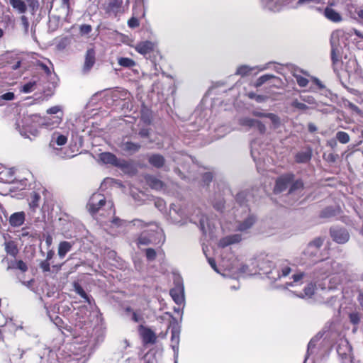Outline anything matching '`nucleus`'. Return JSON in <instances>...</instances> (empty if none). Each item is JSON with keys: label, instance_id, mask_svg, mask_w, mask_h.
I'll return each instance as SVG.
<instances>
[{"label": "nucleus", "instance_id": "obj_32", "mask_svg": "<svg viewBox=\"0 0 363 363\" xmlns=\"http://www.w3.org/2000/svg\"><path fill=\"white\" fill-rule=\"evenodd\" d=\"M11 5L16 9L20 13H23L26 11V5L23 0H9Z\"/></svg>", "mask_w": 363, "mask_h": 363}, {"label": "nucleus", "instance_id": "obj_58", "mask_svg": "<svg viewBox=\"0 0 363 363\" xmlns=\"http://www.w3.org/2000/svg\"><path fill=\"white\" fill-rule=\"evenodd\" d=\"M156 252L151 248H148L146 250V257L147 259L152 260L156 257Z\"/></svg>", "mask_w": 363, "mask_h": 363}, {"label": "nucleus", "instance_id": "obj_27", "mask_svg": "<svg viewBox=\"0 0 363 363\" xmlns=\"http://www.w3.org/2000/svg\"><path fill=\"white\" fill-rule=\"evenodd\" d=\"M312 151L311 150H307L306 151H301L296 155V161L298 163H306L311 159Z\"/></svg>", "mask_w": 363, "mask_h": 363}, {"label": "nucleus", "instance_id": "obj_23", "mask_svg": "<svg viewBox=\"0 0 363 363\" xmlns=\"http://www.w3.org/2000/svg\"><path fill=\"white\" fill-rule=\"evenodd\" d=\"M344 35V31L342 30H334L330 36L331 48L340 49V39Z\"/></svg>", "mask_w": 363, "mask_h": 363}, {"label": "nucleus", "instance_id": "obj_39", "mask_svg": "<svg viewBox=\"0 0 363 363\" xmlns=\"http://www.w3.org/2000/svg\"><path fill=\"white\" fill-rule=\"evenodd\" d=\"M336 138L342 144L347 143L350 139L349 135L344 131H338L336 133Z\"/></svg>", "mask_w": 363, "mask_h": 363}, {"label": "nucleus", "instance_id": "obj_50", "mask_svg": "<svg viewBox=\"0 0 363 363\" xmlns=\"http://www.w3.org/2000/svg\"><path fill=\"white\" fill-rule=\"evenodd\" d=\"M340 58V49L339 48H331V59L333 64H335L339 61Z\"/></svg>", "mask_w": 363, "mask_h": 363}, {"label": "nucleus", "instance_id": "obj_41", "mask_svg": "<svg viewBox=\"0 0 363 363\" xmlns=\"http://www.w3.org/2000/svg\"><path fill=\"white\" fill-rule=\"evenodd\" d=\"M69 44V39L67 37L62 38L57 43V48L59 50H64Z\"/></svg>", "mask_w": 363, "mask_h": 363}, {"label": "nucleus", "instance_id": "obj_13", "mask_svg": "<svg viewBox=\"0 0 363 363\" xmlns=\"http://www.w3.org/2000/svg\"><path fill=\"white\" fill-rule=\"evenodd\" d=\"M239 124L248 128L255 127L261 133H264L266 130V127L262 122L248 117L240 118Z\"/></svg>", "mask_w": 363, "mask_h": 363}, {"label": "nucleus", "instance_id": "obj_47", "mask_svg": "<svg viewBox=\"0 0 363 363\" xmlns=\"http://www.w3.org/2000/svg\"><path fill=\"white\" fill-rule=\"evenodd\" d=\"M291 106H293L298 110H302V111H305L308 108V107L306 104L298 101L297 99H295L291 102Z\"/></svg>", "mask_w": 363, "mask_h": 363}, {"label": "nucleus", "instance_id": "obj_38", "mask_svg": "<svg viewBox=\"0 0 363 363\" xmlns=\"http://www.w3.org/2000/svg\"><path fill=\"white\" fill-rule=\"evenodd\" d=\"M303 187V184L301 180H296L295 182H291V185L290 186L289 193L294 194L296 191L302 190Z\"/></svg>", "mask_w": 363, "mask_h": 363}, {"label": "nucleus", "instance_id": "obj_1", "mask_svg": "<svg viewBox=\"0 0 363 363\" xmlns=\"http://www.w3.org/2000/svg\"><path fill=\"white\" fill-rule=\"evenodd\" d=\"M87 208L93 216L104 211L108 216H112L115 214L113 202L110 200L107 201L105 196L99 192L91 195L87 204Z\"/></svg>", "mask_w": 363, "mask_h": 363}, {"label": "nucleus", "instance_id": "obj_31", "mask_svg": "<svg viewBox=\"0 0 363 363\" xmlns=\"http://www.w3.org/2000/svg\"><path fill=\"white\" fill-rule=\"evenodd\" d=\"M121 147L123 150L130 153H133L137 152L140 149V145L130 141H127L123 143Z\"/></svg>", "mask_w": 363, "mask_h": 363}, {"label": "nucleus", "instance_id": "obj_64", "mask_svg": "<svg viewBox=\"0 0 363 363\" xmlns=\"http://www.w3.org/2000/svg\"><path fill=\"white\" fill-rule=\"evenodd\" d=\"M40 268L43 269V272H49L50 268V263L48 260H45L40 263Z\"/></svg>", "mask_w": 363, "mask_h": 363}, {"label": "nucleus", "instance_id": "obj_63", "mask_svg": "<svg viewBox=\"0 0 363 363\" xmlns=\"http://www.w3.org/2000/svg\"><path fill=\"white\" fill-rule=\"evenodd\" d=\"M150 242V239L147 238L145 235H141L138 238V245H147Z\"/></svg>", "mask_w": 363, "mask_h": 363}, {"label": "nucleus", "instance_id": "obj_51", "mask_svg": "<svg viewBox=\"0 0 363 363\" xmlns=\"http://www.w3.org/2000/svg\"><path fill=\"white\" fill-rule=\"evenodd\" d=\"M300 98L303 102L307 103L308 104H311V105H316L317 104L315 98L312 96L303 95V96H301Z\"/></svg>", "mask_w": 363, "mask_h": 363}, {"label": "nucleus", "instance_id": "obj_35", "mask_svg": "<svg viewBox=\"0 0 363 363\" xmlns=\"http://www.w3.org/2000/svg\"><path fill=\"white\" fill-rule=\"evenodd\" d=\"M337 353L340 355H347V353H350L351 349L350 347L348 345V343L347 342H342L340 345L338 346V348L337 350Z\"/></svg>", "mask_w": 363, "mask_h": 363}, {"label": "nucleus", "instance_id": "obj_43", "mask_svg": "<svg viewBox=\"0 0 363 363\" xmlns=\"http://www.w3.org/2000/svg\"><path fill=\"white\" fill-rule=\"evenodd\" d=\"M252 71V68L247 65H242L237 69L236 74L245 76L249 74Z\"/></svg>", "mask_w": 363, "mask_h": 363}, {"label": "nucleus", "instance_id": "obj_44", "mask_svg": "<svg viewBox=\"0 0 363 363\" xmlns=\"http://www.w3.org/2000/svg\"><path fill=\"white\" fill-rule=\"evenodd\" d=\"M28 8L33 14L39 8V2L38 0H27Z\"/></svg>", "mask_w": 363, "mask_h": 363}, {"label": "nucleus", "instance_id": "obj_10", "mask_svg": "<svg viewBox=\"0 0 363 363\" xmlns=\"http://www.w3.org/2000/svg\"><path fill=\"white\" fill-rule=\"evenodd\" d=\"M323 238L318 237L310 242L306 247L303 253L309 257H316L323 244Z\"/></svg>", "mask_w": 363, "mask_h": 363}, {"label": "nucleus", "instance_id": "obj_14", "mask_svg": "<svg viewBox=\"0 0 363 363\" xmlns=\"http://www.w3.org/2000/svg\"><path fill=\"white\" fill-rule=\"evenodd\" d=\"M95 63V51L94 49H88L86 55L85 60L83 66L82 71L84 73H88L92 68Z\"/></svg>", "mask_w": 363, "mask_h": 363}, {"label": "nucleus", "instance_id": "obj_18", "mask_svg": "<svg viewBox=\"0 0 363 363\" xmlns=\"http://www.w3.org/2000/svg\"><path fill=\"white\" fill-rule=\"evenodd\" d=\"M242 240L240 234H235L225 236L220 240L218 245L221 247H225L230 245L238 243Z\"/></svg>", "mask_w": 363, "mask_h": 363}, {"label": "nucleus", "instance_id": "obj_62", "mask_svg": "<svg viewBox=\"0 0 363 363\" xmlns=\"http://www.w3.org/2000/svg\"><path fill=\"white\" fill-rule=\"evenodd\" d=\"M272 1L273 0H262V4L267 8L268 9L271 11H274L275 8L272 5Z\"/></svg>", "mask_w": 363, "mask_h": 363}, {"label": "nucleus", "instance_id": "obj_56", "mask_svg": "<svg viewBox=\"0 0 363 363\" xmlns=\"http://www.w3.org/2000/svg\"><path fill=\"white\" fill-rule=\"evenodd\" d=\"M91 31V26L89 25L84 24L80 26V33L82 35H87Z\"/></svg>", "mask_w": 363, "mask_h": 363}, {"label": "nucleus", "instance_id": "obj_30", "mask_svg": "<svg viewBox=\"0 0 363 363\" xmlns=\"http://www.w3.org/2000/svg\"><path fill=\"white\" fill-rule=\"evenodd\" d=\"M72 248V244L67 241L61 242L58 247V255L60 257L63 258L66 254L70 251Z\"/></svg>", "mask_w": 363, "mask_h": 363}, {"label": "nucleus", "instance_id": "obj_46", "mask_svg": "<svg viewBox=\"0 0 363 363\" xmlns=\"http://www.w3.org/2000/svg\"><path fill=\"white\" fill-rule=\"evenodd\" d=\"M294 77L299 86L306 87L308 85V80L306 78L298 74H294Z\"/></svg>", "mask_w": 363, "mask_h": 363}, {"label": "nucleus", "instance_id": "obj_4", "mask_svg": "<svg viewBox=\"0 0 363 363\" xmlns=\"http://www.w3.org/2000/svg\"><path fill=\"white\" fill-rule=\"evenodd\" d=\"M68 135L63 134L58 131H55L51 135L49 143V147L51 149L52 153L62 159L70 158L72 156L67 155L61 147L67 143Z\"/></svg>", "mask_w": 363, "mask_h": 363}, {"label": "nucleus", "instance_id": "obj_42", "mask_svg": "<svg viewBox=\"0 0 363 363\" xmlns=\"http://www.w3.org/2000/svg\"><path fill=\"white\" fill-rule=\"evenodd\" d=\"M58 24H59L58 18H57L56 16H52L51 18H50L48 26H49V29L50 30H52V31L55 30L57 29V28L58 27Z\"/></svg>", "mask_w": 363, "mask_h": 363}, {"label": "nucleus", "instance_id": "obj_5", "mask_svg": "<svg viewBox=\"0 0 363 363\" xmlns=\"http://www.w3.org/2000/svg\"><path fill=\"white\" fill-rule=\"evenodd\" d=\"M169 275L172 277L174 285L170 290L169 294L173 301L180 306L184 303V288L182 278L174 271H172Z\"/></svg>", "mask_w": 363, "mask_h": 363}, {"label": "nucleus", "instance_id": "obj_9", "mask_svg": "<svg viewBox=\"0 0 363 363\" xmlns=\"http://www.w3.org/2000/svg\"><path fill=\"white\" fill-rule=\"evenodd\" d=\"M62 118L63 113H60V115L50 116L43 118L40 116V127L50 130L53 129L62 123Z\"/></svg>", "mask_w": 363, "mask_h": 363}, {"label": "nucleus", "instance_id": "obj_24", "mask_svg": "<svg viewBox=\"0 0 363 363\" xmlns=\"http://www.w3.org/2000/svg\"><path fill=\"white\" fill-rule=\"evenodd\" d=\"M291 271V269L290 267L288 266V264H282L279 266V268L277 269V277H275L272 275V271L269 272V276L272 279H280L282 277L288 276L290 274Z\"/></svg>", "mask_w": 363, "mask_h": 363}, {"label": "nucleus", "instance_id": "obj_17", "mask_svg": "<svg viewBox=\"0 0 363 363\" xmlns=\"http://www.w3.org/2000/svg\"><path fill=\"white\" fill-rule=\"evenodd\" d=\"M99 160L106 164H111L113 166H119L120 162L115 155L111 152H102L99 156Z\"/></svg>", "mask_w": 363, "mask_h": 363}, {"label": "nucleus", "instance_id": "obj_26", "mask_svg": "<svg viewBox=\"0 0 363 363\" xmlns=\"http://www.w3.org/2000/svg\"><path fill=\"white\" fill-rule=\"evenodd\" d=\"M324 16L325 18L333 22H340L342 20L340 14L334 9L329 7H326L325 9Z\"/></svg>", "mask_w": 363, "mask_h": 363}, {"label": "nucleus", "instance_id": "obj_29", "mask_svg": "<svg viewBox=\"0 0 363 363\" xmlns=\"http://www.w3.org/2000/svg\"><path fill=\"white\" fill-rule=\"evenodd\" d=\"M252 115L255 116H257V117H266V118H268L271 120V121L274 124V125H277L280 123V121H279V118L274 114V113H262L261 111H254L252 112Z\"/></svg>", "mask_w": 363, "mask_h": 363}, {"label": "nucleus", "instance_id": "obj_33", "mask_svg": "<svg viewBox=\"0 0 363 363\" xmlns=\"http://www.w3.org/2000/svg\"><path fill=\"white\" fill-rule=\"evenodd\" d=\"M305 277H306V274L303 272H299V273L294 274L293 275V281L290 282V283H286V287L294 286H297V285L301 284L303 283L302 279H304Z\"/></svg>", "mask_w": 363, "mask_h": 363}, {"label": "nucleus", "instance_id": "obj_19", "mask_svg": "<svg viewBox=\"0 0 363 363\" xmlns=\"http://www.w3.org/2000/svg\"><path fill=\"white\" fill-rule=\"evenodd\" d=\"M155 44L150 41H143L138 43L135 50L142 55L150 54L154 50Z\"/></svg>", "mask_w": 363, "mask_h": 363}, {"label": "nucleus", "instance_id": "obj_28", "mask_svg": "<svg viewBox=\"0 0 363 363\" xmlns=\"http://www.w3.org/2000/svg\"><path fill=\"white\" fill-rule=\"evenodd\" d=\"M315 288V285L314 284L309 283L304 288L303 292H301L299 294H296V296L299 298H311L314 294Z\"/></svg>", "mask_w": 363, "mask_h": 363}, {"label": "nucleus", "instance_id": "obj_54", "mask_svg": "<svg viewBox=\"0 0 363 363\" xmlns=\"http://www.w3.org/2000/svg\"><path fill=\"white\" fill-rule=\"evenodd\" d=\"M324 2L323 0H298L297 1L298 5H303V4H323Z\"/></svg>", "mask_w": 363, "mask_h": 363}, {"label": "nucleus", "instance_id": "obj_3", "mask_svg": "<svg viewBox=\"0 0 363 363\" xmlns=\"http://www.w3.org/2000/svg\"><path fill=\"white\" fill-rule=\"evenodd\" d=\"M160 320H167V329L171 331V347L174 350V354H178L179 335L181 332V325L179 323L172 317L169 313H165L160 315Z\"/></svg>", "mask_w": 363, "mask_h": 363}, {"label": "nucleus", "instance_id": "obj_52", "mask_svg": "<svg viewBox=\"0 0 363 363\" xmlns=\"http://www.w3.org/2000/svg\"><path fill=\"white\" fill-rule=\"evenodd\" d=\"M60 113H63L60 106H52L47 110V113L49 115H60Z\"/></svg>", "mask_w": 363, "mask_h": 363}, {"label": "nucleus", "instance_id": "obj_55", "mask_svg": "<svg viewBox=\"0 0 363 363\" xmlns=\"http://www.w3.org/2000/svg\"><path fill=\"white\" fill-rule=\"evenodd\" d=\"M16 269L25 272L28 270L27 264L22 260L16 261Z\"/></svg>", "mask_w": 363, "mask_h": 363}, {"label": "nucleus", "instance_id": "obj_49", "mask_svg": "<svg viewBox=\"0 0 363 363\" xmlns=\"http://www.w3.org/2000/svg\"><path fill=\"white\" fill-rule=\"evenodd\" d=\"M14 99V94L13 92H7L0 96V106L4 105L3 101H11Z\"/></svg>", "mask_w": 363, "mask_h": 363}, {"label": "nucleus", "instance_id": "obj_53", "mask_svg": "<svg viewBox=\"0 0 363 363\" xmlns=\"http://www.w3.org/2000/svg\"><path fill=\"white\" fill-rule=\"evenodd\" d=\"M337 157V155L333 153L324 154L323 155V158L328 162H335Z\"/></svg>", "mask_w": 363, "mask_h": 363}, {"label": "nucleus", "instance_id": "obj_40", "mask_svg": "<svg viewBox=\"0 0 363 363\" xmlns=\"http://www.w3.org/2000/svg\"><path fill=\"white\" fill-rule=\"evenodd\" d=\"M343 104L345 108H348L349 109H350L353 112H355L357 114L361 113V110L359 109V108L353 103L350 102V101L345 100L344 101Z\"/></svg>", "mask_w": 363, "mask_h": 363}, {"label": "nucleus", "instance_id": "obj_21", "mask_svg": "<svg viewBox=\"0 0 363 363\" xmlns=\"http://www.w3.org/2000/svg\"><path fill=\"white\" fill-rule=\"evenodd\" d=\"M256 218L254 216L250 215L243 221L240 222L236 226V230L240 232H246L255 223Z\"/></svg>", "mask_w": 363, "mask_h": 363}, {"label": "nucleus", "instance_id": "obj_59", "mask_svg": "<svg viewBox=\"0 0 363 363\" xmlns=\"http://www.w3.org/2000/svg\"><path fill=\"white\" fill-rule=\"evenodd\" d=\"M213 176L211 172H206L202 175V181L205 184H208L212 180Z\"/></svg>", "mask_w": 363, "mask_h": 363}, {"label": "nucleus", "instance_id": "obj_2", "mask_svg": "<svg viewBox=\"0 0 363 363\" xmlns=\"http://www.w3.org/2000/svg\"><path fill=\"white\" fill-rule=\"evenodd\" d=\"M38 126H40V116L38 114L23 116L21 121L16 123V128L25 138H28V134L36 136L38 133Z\"/></svg>", "mask_w": 363, "mask_h": 363}, {"label": "nucleus", "instance_id": "obj_25", "mask_svg": "<svg viewBox=\"0 0 363 363\" xmlns=\"http://www.w3.org/2000/svg\"><path fill=\"white\" fill-rule=\"evenodd\" d=\"M320 339V337H318L317 335L311 340L308 345L307 353L303 363H307L309 357L313 355L315 352L316 344Z\"/></svg>", "mask_w": 363, "mask_h": 363}, {"label": "nucleus", "instance_id": "obj_6", "mask_svg": "<svg viewBox=\"0 0 363 363\" xmlns=\"http://www.w3.org/2000/svg\"><path fill=\"white\" fill-rule=\"evenodd\" d=\"M190 221L196 224L199 222L200 229L205 235L208 234L211 235L216 228V220H210L208 217L204 215H201L200 216L197 215L196 217L192 216L190 218Z\"/></svg>", "mask_w": 363, "mask_h": 363}, {"label": "nucleus", "instance_id": "obj_34", "mask_svg": "<svg viewBox=\"0 0 363 363\" xmlns=\"http://www.w3.org/2000/svg\"><path fill=\"white\" fill-rule=\"evenodd\" d=\"M5 250L8 254L13 257L18 253V249L15 243L12 241L5 242Z\"/></svg>", "mask_w": 363, "mask_h": 363}, {"label": "nucleus", "instance_id": "obj_11", "mask_svg": "<svg viewBox=\"0 0 363 363\" xmlns=\"http://www.w3.org/2000/svg\"><path fill=\"white\" fill-rule=\"evenodd\" d=\"M330 233L333 240L339 244H345L350 239V234L345 228H332Z\"/></svg>", "mask_w": 363, "mask_h": 363}, {"label": "nucleus", "instance_id": "obj_12", "mask_svg": "<svg viewBox=\"0 0 363 363\" xmlns=\"http://www.w3.org/2000/svg\"><path fill=\"white\" fill-rule=\"evenodd\" d=\"M294 175L293 174L289 173L279 177L276 182V185L274 186V192L280 193L284 191L289 184H291L294 181Z\"/></svg>", "mask_w": 363, "mask_h": 363}, {"label": "nucleus", "instance_id": "obj_57", "mask_svg": "<svg viewBox=\"0 0 363 363\" xmlns=\"http://www.w3.org/2000/svg\"><path fill=\"white\" fill-rule=\"evenodd\" d=\"M350 320L352 323L357 325L360 321V318L358 313H353L350 315Z\"/></svg>", "mask_w": 363, "mask_h": 363}, {"label": "nucleus", "instance_id": "obj_8", "mask_svg": "<svg viewBox=\"0 0 363 363\" xmlns=\"http://www.w3.org/2000/svg\"><path fill=\"white\" fill-rule=\"evenodd\" d=\"M102 9L108 15L116 16L123 12V0H107L102 4Z\"/></svg>", "mask_w": 363, "mask_h": 363}, {"label": "nucleus", "instance_id": "obj_7", "mask_svg": "<svg viewBox=\"0 0 363 363\" xmlns=\"http://www.w3.org/2000/svg\"><path fill=\"white\" fill-rule=\"evenodd\" d=\"M322 275L344 274L345 270L342 265L336 261H326L322 262L319 267Z\"/></svg>", "mask_w": 363, "mask_h": 363}, {"label": "nucleus", "instance_id": "obj_61", "mask_svg": "<svg viewBox=\"0 0 363 363\" xmlns=\"http://www.w3.org/2000/svg\"><path fill=\"white\" fill-rule=\"evenodd\" d=\"M259 78L261 79L262 84H264L269 80H270L272 79H275L277 77L273 74H264V75L259 77Z\"/></svg>", "mask_w": 363, "mask_h": 363}, {"label": "nucleus", "instance_id": "obj_60", "mask_svg": "<svg viewBox=\"0 0 363 363\" xmlns=\"http://www.w3.org/2000/svg\"><path fill=\"white\" fill-rule=\"evenodd\" d=\"M128 25L130 28H136L139 26V21L138 18L132 17L130 20H128Z\"/></svg>", "mask_w": 363, "mask_h": 363}, {"label": "nucleus", "instance_id": "obj_36", "mask_svg": "<svg viewBox=\"0 0 363 363\" xmlns=\"http://www.w3.org/2000/svg\"><path fill=\"white\" fill-rule=\"evenodd\" d=\"M118 62L121 66L128 68L132 67L135 65V62L128 57H120L118 60Z\"/></svg>", "mask_w": 363, "mask_h": 363}, {"label": "nucleus", "instance_id": "obj_45", "mask_svg": "<svg viewBox=\"0 0 363 363\" xmlns=\"http://www.w3.org/2000/svg\"><path fill=\"white\" fill-rule=\"evenodd\" d=\"M335 214H336V211L331 207H328V208H325L322 211L321 216L323 218H330V217L334 216Z\"/></svg>", "mask_w": 363, "mask_h": 363}, {"label": "nucleus", "instance_id": "obj_15", "mask_svg": "<svg viewBox=\"0 0 363 363\" xmlns=\"http://www.w3.org/2000/svg\"><path fill=\"white\" fill-rule=\"evenodd\" d=\"M139 333L145 344L155 342L156 335L150 329L141 325L139 329Z\"/></svg>", "mask_w": 363, "mask_h": 363}, {"label": "nucleus", "instance_id": "obj_48", "mask_svg": "<svg viewBox=\"0 0 363 363\" xmlns=\"http://www.w3.org/2000/svg\"><path fill=\"white\" fill-rule=\"evenodd\" d=\"M40 199V196L34 193L31 196V201L29 203L30 207L32 208H35L38 206V201Z\"/></svg>", "mask_w": 363, "mask_h": 363}, {"label": "nucleus", "instance_id": "obj_20", "mask_svg": "<svg viewBox=\"0 0 363 363\" xmlns=\"http://www.w3.org/2000/svg\"><path fill=\"white\" fill-rule=\"evenodd\" d=\"M25 213L23 211L13 213L9 218V223L13 227H19L25 221Z\"/></svg>", "mask_w": 363, "mask_h": 363}, {"label": "nucleus", "instance_id": "obj_16", "mask_svg": "<svg viewBox=\"0 0 363 363\" xmlns=\"http://www.w3.org/2000/svg\"><path fill=\"white\" fill-rule=\"evenodd\" d=\"M174 160L183 168L184 170L187 169V166L191 163H194L193 158L185 154L177 153L174 157Z\"/></svg>", "mask_w": 363, "mask_h": 363}, {"label": "nucleus", "instance_id": "obj_22", "mask_svg": "<svg viewBox=\"0 0 363 363\" xmlns=\"http://www.w3.org/2000/svg\"><path fill=\"white\" fill-rule=\"evenodd\" d=\"M169 215L174 223H180L184 216L183 210L179 208L176 205H172L169 210Z\"/></svg>", "mask_w": 363, "mask_h": 363}, {"label": "nucleus", "instance_id": "obj_37", "mask_svg": "<svg viewBox=\"0 0 363 363\" xmlns=\"http://www.w3.org/2000/svg\"><path fill=\"white\" fill-rule=\"evenodd\" d=\"M37 83L35 81H30L22 86L21 91L23 93H30L35 89Z\"/></svg>", "mask_w": 363, "mask_h": 363}]
</instances>
